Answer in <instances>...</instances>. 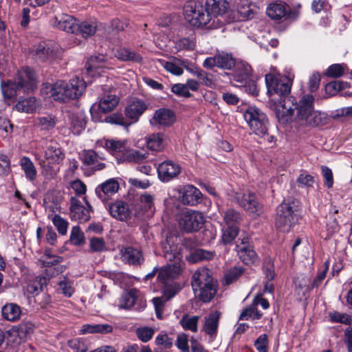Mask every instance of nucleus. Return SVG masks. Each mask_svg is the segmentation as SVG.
Instances as JSON below:
<instances>
[{"label":"nucleus","instance_id":"f257e3e1","mask_svg":"<svg viewBox=\"0 0 352 352\" xmlns=\"http://www.w3.org/2000/svg\"><path fill=\"white\" fill-rule=\"evenodd\" d=\"M163 249L165 258L171 263L159 268L157 280L162 289L164 297L170 300L176 294V264L174 262L176 258V245L174 236L166 237Z\"/></svg>","mask_w":352,"mask_h":352},{"label":"nucleus","instance_id":"f03ea898","mask_svg":"<svg viewBox=\"0 0 352 352\" xmlns=\"http://www.w3.org/2000/svg\"><path fill=\"white\" fill-rule=\"evenodd\" d=\"M86 89L83 78L78 77L71 79L69 82L59 80L53 85H46L43 89L54 100L66 102L80 97Z\"/></svg>","mask_w":352,"mask_h":352},{"label":"nucleus","instance_id":"7ed1b4c3","mask_svg":"<svg viewBox=\"0 0 352 352\" xmlns=\"http://www.w3.org/2000/svg\"><path fill=\"white\" fill-rule=\"evenodd\" d=\"M191 285L195 296L204 302H209L217 294L218 283L207 268H200L192 275Z\"/></svg>","mask_w":352,"mask_h":352},{"label":"nucleus","instance_id":"20e7f679","mask_svg":"<svg viewBox=\"0 0 352 352\" xmlns=\"http://www.w3.org/2000/svg\"><path fill=\"white\" fill-rule=\"evenodd\" d=\"M65 154L57 143L51 142L45 151L44 157L35 154V159L41 168L43 175L53 178L58 171V165L64 160Z\"/></svg>","mask_w":352,"mask_h":352},{"label":"nucleus","instance_id":"39448f33","mask_svg":"<svg viewBox=\"0 0 352 352\" xmlns=\"http://www.w3.org/2000/svg\"><path fill=\"white\" fill-rule=\"evenodd\" d=\"M298 201L294 199L284 200L276 209L275 225L281 232H289L296 223L298 217Z\"/></svg>","mask_w":352,"mask_h":352},{"label":"nucleus","instance_id":"423d86ee","mask_svg":"<svg viewBox=\"0 0 352 352\" xmlns=\"http://www.w3.org/2000/svg\"><path fill=\"white\" fill-rule=\"evenodd\" d=\"M183 14L186 21L195 27L206 26L211 21V16L204 9L203 4L195 0L186 2Z\"/></svg>","mask_w":352,"mask_h":352},{"label":"nucleus","instance_id":"0eeeda50","mask_svg":"<svg viewBox=\"0 0 352 352\" xmlns=\"http://www.w3.org/2000/svg\"><path fill=\"white\" fill-rule=\"evenodd\" d=\"M293 78L287 76L276 77L269 74L265 76L267 93L271 102H277L278 98L289 96L292 85Z\"/></svg>","mask_w":352,"mask_h":352},{"label":"nucleus","instance_id":"6e6552de","mask_svg":"<svg viewBox=\"0 0 352 352\" xmlns=\"http://www.w3.org/2000/svg\"><path fill=\"white\" fill-rule=\"evenodd\" d=\"M314 100L313 96L309 94L305 95L301 98L296 107L297 118L306 124L318 126L322 124L324 117L320 112L314 111Z\"/></svg>","mask_w":352,"mask_h":352},{"label":"nucleus","instance_id":"1a4fd4ad","mask_svg":"<svg viewBox=\"0 0 352 352\" xmlns=\"http://www.w3.org/2000/svg\"><path fill=\"white\" fill-rule=\"evenodd\" d=\"M244 118L256 135L263 137L267 133L268 119L258 108L248 107L244 113Z\"/></svg>","mask_w":352,"mask_h":352},{"label":"nucleus","instance_id":"9d476101","mask_svg":"<svg viewBox=\"0 0 352 352\" xmlns=\"http://www.w3.org/2000/svg\"><path fill=\"white\" fill-rule=\"evenodd\" d=\"M205 221V217L202 212L186 209L180 213L178 223L182 230L186 232H192L201 228Z\"/></svg>","mask_w":352,"mask_h":352},{"label":"nucleus","instance_id":"9b49d317","mask_svg":"<svg viewBox=\"0 0 352 352\" xmlns=\"http://www.w3.org/2000/svg\"><path fill=\"white\" fill-rule=\"evenodd\" d=\"M231 196L232 201L250 214L257 217L262 213V205L258 202L254 192L249 190L233 192Z\"/></svg>","mask_w":352,"mask_h":352},{"label":"nucleus","instance_id":"f8f14e48","mask_svg":"<svg viewBox=\"0 0 352 352\" xmlns=\"http://www.w3.org/2000/svg\"><path fill=\"white\" fill-rule=\"evenodd\" d=\"M14 81L24 93L32 91L37 86L35 73L29 67L19 70L16 75Z\"/></svg>","mask_w":352,"mask_h":352},{"label":"nucleus","instance_id":"ddd939ff","mask_svg":"<svg viewBox=\"0 0 352 352\" xmlns=\"http://www.w3.org/2000/svg\"><path fill=\"white\" fill-rule=\"evenodd\" d=\"M236 251L240 260L246 265L255 263L258 256L252 246L249 243V239L244 237L236 245Z\"/></svg>","mask_w":352,"mask_h":352},{"label":"nucleus","instance_id":"4468645a","mask_svg":"<svg viewBox=\"0 0 352 352\" xmlns=\"http://www.w3.org/2000/svg\"><path fill=\"white\" fill-rule=\"evenodd\" d=\"M70 203V217L72 220L78 221L80 223H85L89 220L91 207L88 202H86L87 206V208H86L80 204L77 197H72Z\"/></svg>","mask_w":352,"mask_h":352},{"label":"nucleus","instance_id":"2eb2a0df","mask_svg":"<svg viewBox=\"0 0 352 352\" xmlns=\"http://www.w3.org/2000/svg\"><path fill=\"white\" fill-rule=\"evenodd\" d=\"M179 201L188 206H196L202 199V193L192 185H186L179 190Z\"/></svg>","mask_w":352,"mask_h":352},{"label":"nucleus","instance_id":"dca6fc26","mask_svg":"<svg viewBox=\"0 0 352 352\" xmlns=\"http://www.w3.org/2000/svg\"><path fill=\"white\" fill-rule=\"evenodd\" d=\"M272 102L278 118H282L285 121L288 120L296 109V105L293 103L289 96L283 97L282 99L278 98L277 102Z\"/></svg>","mask_w":352,"mask_h":352},{"label":"nucleus","instance_id":"f3484780","mask_svg":"<svg viewBox=\"0 0 352 352\" xmlns=\"http://www.w3.org/2000/svg\"><path fill=\"white\" fill-rule=\"evenodd\" d=\"M147 109L148 104L144 100L135 98L127 104L124 113L132 122H137Z\"/></svg>","mask_w":352,"mask_h":352},{"label":"nucleus","instance_id":"a211bd4d","mask_svg":"<svg viewBox=\"0 0 352 352\" xmlns=\"http://www.w3.org/2000/svg\"><path fill=\"white\" fill-rule=\"evenodd\" d=\"M221 315L220 311H214L205 317L201 331L208 335L212 340L217 337Z\"/></svg>","mask_w":352,"mask_h":352},{"label":"nucleus","instance_id":"6ab92c4d","mask_svg":"<svg viewBox=\"0 0 352 352\" xmlns=\"http://www.w3.org/2000/svg\"><path fill=\"white\" fill-rule=\"evenodd\" d=\"M81 160L85 166L93 170H100L105 168V164L102 161L104 156H100L93 150L83 151L81 153Z\"/></svg>","mask_w":352,"mask_h":352},{"label":"nucleus","instance_id":"aec40b11","mask_svg":"<svg viewBox=\"0 0 352 352\" xmlns=\"http://www.w3.org/2000/svg\"><path fill=\"white\" fill-rule=\"evenodd\" d=\"M53 25L59 30L72 34H75L78 29L76 19L65 14L55 16L53 20Z\"/></svg>","mask_w":352,"mask_h":352},{"label":"nucleus","instance_id":"412c9836","mask_svg":"<svg viewBox=\"0 0 352 352\" xmlns=\"http://www.w3.org/2000/svg\"><path fill=\"white\" fill-rule=\"evenodd\" d=\"M111 215L120 221H126L131 217L132 211L129 205L123 201H116L109 206Z\"/></svg>","mask_w":352,"mask_h":352},{"label":"nucleus","instance_id":"4be33fe9","mask_svg":"<svg viewBox=\"0 0 352 352\" xmlns=\"http://www.w3.org/2000/svg\"><path fill=\"white\" fill-rule=\"evenodd\" d=\"M252 76V67L247 62L240 60L236 63L232 74V79L234 81L243 84L247 82Z\"/></svg>","mask_w":352,"mask_h":352},{"label":"nucleus","instance_id":"5701e85b","mask_svg":"<svg viewBox=\"0 0 352 352\" xmlns=\"http://www.w3.org/2000/svg\"><path fill=\"white\" fill-rule=\"evenodd\" d=\"M175 118V115L173 111L162 108L155 111L150 123L153 126H170L173 124Z\"/></svg>","mask_w":352,"mask_h":352},{"label":"nucleus","instance_id":"b1692460","mask_svg":"<svg viewBox=\"0 0 352 352\" xmlns=\"http://www.w3.org/2000/svg\"><path fill=\"white\" fill-rule=\"evenodd\" d=\"M107 67V59L104 54L91 56L85 65L86 74L94 76L100 74L98 69Z\"/></svg>","mask_w":352,"mask_h":352},{"label":"nucleus","instance_id":"393cba45","mask_svg":"<svg viewBox=\"0 0 352 352\" xmlns=\"http://www.w3.org/2000/svg\"><path fill=\"white\" fill-rule=\"evenodd\" d=\"M120 256L122 261L130 265H138L144 261L141 252L130 246L122 248L120 250Z\"/></svg>","mask_w":352,"mask_h":352},{"label":"nucleus","instance_id":"a878e982","mask_svg":"<svg viewBox=\"0 0 352 352\" xmlns=\"http://www.w3.org/2000/svg\"><path fill=\"white\" fill-rule=\"evenodd\" d=\"M158 177L163 182H168L176 177V166L171 160H166L157 167Z\"/></svg>","mask_w":352,"mask_h":352},{"label":"nucleus","instance_id":"bb28decb","mask_svg":"<svg viewBox=\"0 0 352 352\" xmlns=\"http://www.w3.org/2000/svg\"><path fill=\"white\" fill-rule=\"evenodd\" d=\"M119 184L115 179H109L98 185L96 193L100 199H105L106 196H111L118 192Z\"/></svg>","mask_w":352,"mask_h":352},{"label":"nucleus","instance_id":"cd10ccee","mask_svg":"<svg viewBox=\"0 0 352 352\" xmlns=\"http://www.w3.org/2000/svg\"><path fill=\"white\" fill-rule=\"evenodd\" d=\"M228 8L226 0H206L204 9L211 16H216L224 14Z\"/></svg>","mask_w":352,"mask_h":352},{"label":"nucleus","instance_id":"c85d7f7f","mask_svg":"<svg viewBox=\"0 0 352 352\" xmlns=\"http://www.w3.org/2000/svg\"><path fill=\"white\" fill-rule=\"evenodd\" d=\"M237 11L243 20H250L259 14V8L247 0H241L238 5Z\"/></svg>","mask_w":352,"mask_h":352},{"label":"nucleus","instance_id":"c756f323","mask_svg":"<svg viewBox=\"0 0 352 352\" xmlns=\"http://www.w3.org/2000/svg\"><path fill=\"white\" fill-rule=\"evenodd\" d=\"M34 52L35 57L41 61L50 60L56 55L54 49L45 42L40 43L35 47Z\"/></svg>","mask_w":352,"mask_h":352},{"label":"nucleus","instance_id":"7c9ffc66","mask_svg":"<svg viewBox=\"0 0 352 352\" xmlns=\"http://www.w3.org/2000/svg\"><path fill=\"white\" fill-rule=\"evenodd\" d=\"M97 144H100L102 146L113 154L122 153L124 155V153L127 148L126 146V142L121 140H104L98 141Z\"/></svg>","mask_w":352,"mask_h":352},{"label":"nucleus","instance_id":"2f4dec72","mask_svg":"<svg viewBox=\"0 0 352 352\" xmlns=\"http://www.w3.org/2000/svg\"><path fill=\"white\" fill-rule=\"evenodd\" d=\"M287 6L284 3L274 2L270 3L266 13L273 20H280L286 15Z\"/></svg>","mask_w":352,"mask_h":352},{"label":"nucleus","instance_id":"473e14b6","mask_svg":"<svg viewBox=\"0 0 352 352\" xmlns=\"http://www.w3.org/2000/svg\"><path fill=\"white\" fill-rule=\"evenodd\" d=\"M1 313L4 319L10 322H16L21 317V309L15 303H7L2 307Z\"/></svg>","mask_w":352,"mask_h":352},{"label":"nucleus","instance_id":"72a5a7b5","mask_svg":"<svg viewBox=\"0 0 352 352\" xmlns=\"http://www.w3.org/2000/svg\"><path fill=\"white\" fill-rule=\"evenodd\" d=\"M138 291L133 289L122 294L118 299L117 306L121 309H129L132 307L138 296Z\"/></svg>","mask_w":352,"mask_h":352},{"label":"nucleus","instance_id":"f704fd0d","mask_svg":"<svg viewBox=\"0 0 352 352\" xmlns=\"http://www.w3.org/2000/svg\"><path fill=\"white\" fill-rule=\"evenodd\" d=\"M46 285V278L38 276L28 280L26 286V291L28 294L32 296H37Z\"/></svg>","mask_w":352,"mask_h":352},{"label":"nucleus","instance_id":"c9c22d12","mask_svg":"<svg viewBox=\"0 0 352 352\" xmlns=\"http://www.w3.org/2000/svg\"><path fill=\"white\" fill-rule=\"evenodd\" d=\"M119 103V98L112 93L104 94L100 99L99 108L107 113L113 111Z\"/></svg>","mask_w":352,"mask_h":352},{"label":"nucleus","instance_id":"e433bc0d","mask_svg":"<svg viewBox=\"0 0 352 352\" xmlns=\"http://www.w3.org/2000/svg\"><path fill=\"white\" fill-rule=\"evenodd\" d=\"M70 129L75 135H78L85 129L86 120L81 113H73L69 116Z\"/></svg>","mask_w":352,"mask_h":352},{"label":"nucleus","instance_id":"4c0bfd02","mask_svg":"<svg viewBox=\"0 0 352 352\" xmlns=\"http://www.w3.org/2000/svg\"><path fill=\"white\" fill-rule=\"evenodd\" d=\"M200 316L190 314H184L179 320V324L185 331H190L192 333H197L198 331V322Z\"/></svg>","mask_w":352,"mask_h":352},{"label":"nucleus","instance_id":"58836bf2","mask_svg":"<svg viewBox=\"0 0 352 352\" xmlns=\"http://www.w3.org/2000/svg\"><path fill=\"white\" fill-rule=\"evenodd\" d=\"M38 102L34 97H30L23 100H20L15 104L14 108L19 112L27 113H33L36 110Z\"/></svg>","mask_w":352,"mask_h":352},{"label":"nucleus","instance_id":"ea45409f","mask_svg":"<svg viewBox=\"0 0 352 352\" xmlns=\"http://www.w3.org/2000/svg\"><path fill=\"white\" fill-rule=\"evenodd\" d=\"M113 331V327L108 324H84L80 329L81 334L108 333Z\"/></svg>","mask_w":352,"mask_h":352},{"label":"nucleus","instance_id":"a19ab883","mask_svg":"<svg viewBox=\"0 0 352 352\" xmlns=\"http://www.w3.org/2000/svg\"><path fill=\"white\" fill-rule=\"evenodd\" d=\"M1 91L4 98L13 99L16 97L17 91L22 90L19 87L16 82L14 80H8L7 82H2L1 84Z\"/></svg>","mask_w":352,"mask_h":352},{"label":"nucleus","instance_id":"79ce46f5","mask_svg":"<svg viewBox=\"0 0 352 352\" xmlns=\"http://www.w3.org/2000/svg\"><path fill=\"white\" fill-rule=\"evenodd\" d=\"M148 156V153L146 150H137L126 148L124 153V160L128 162H141Z\"/></svg>","mask_w":352,"mask_h":352},{"label":"nucleus","instance_id":"37998d69","mask_svg":"<svg viewBox=\"0 0 352 352\" xmlns=\"http://www.w3.org/2000/svg\"><path fill=\"white\" fill-rule=\"evenodd\" d=\"M115 56L118 59L124 61H133L139 63L142 60V57L139 54H137L124 47L118 49L115 52Z\"/></svg>","mask_w":352,"mask_h":352},{"label":"nucleus","instance_id":"c03bdc74","mask_svg":"<svg viewBox=\"0 0 352 352\" xmlns=\"http://www.w3.org/2000/svg\"><path fill=\"white\" fill-rule=\"evenodd\" d=\"M97 29L96 21H83L80 24L78 23V29L75 34H80L82 37L87 38L93 36Z\"/></svg>","mask_w":352,"mask_h":352},{"label":"nucleus","instance_id":"a18cd8bd","mask_svg":"<svg viewBox=\"0 0 352 352\" xmlns=\"http://www.w3.org/2000/svg\"><path fill=\"white\" fill-rule=\"evenodd\" d=\"M20 165L28 179L32 181L36 178V170L33 162L29 157H23L20 160Z\"/></svg>","mask_w":352,"mask_h":352},{"label":"nucleus","instance_id":"49530a36","mask_svg":"<svg viewBox=\"0 0 352 352\" xmlns=\"http://www.w3.org/2000/svg\"><path fill=\"white\" fill-rule=\"evenodd\" d=\"M147 147L151 151H160L164 148L163 135L161 133L151 135L146 140Z\"/></svg>","mask_w":352,"mask_h":352},{"label":"nucleus","instance_id":"de8ad7c7","mask_svg":"<svg viewBox=\"0 0 352 352\" xmlns=\"http://www.w3.org/2000/svg\"><path fill=\"white\" fill-rule=\"evenodd\" d=\"M242 220V215L234 209H228L224 215L223 221L228 226H236Z\"/></svg>","mask_w":352,"mask_h":352},{"label":"nucleus","instance_id":"09e8293b","mask_svg":"<svg viewBox=\"0 0 352 352\" xmlns=\"http://www.w3.org/2000/svg\"><path fill=\"white\" fill-rule=\"evenodd\" d=\"M217 67L230 69L235 66L236 62L231 54L221 53L217 54Z\"/></svg>","mask_w":352,"mask_h":352},{"label":"nucleus","instance_id":"8fccbe9b","mask_svg":"<svg viewBox=\"0 0 352 352\" xmlns=\"http://www.w3.org/2000/svg\"><path fill=\"white\" fill-rule=\"evenodd\" d=\"M262 315V313L257 309V307H254L252 303L242 311L239 316V320H248L250 318L258 320L261 318Z\"/></svg>","mask_w":352,"mask_h":352},{"label":"nucleus","instance_id":"3c124183","mask_svg":"<svg viewBox=\"0 0 352 352\" xmlns=\"http://www.w3.org/2000/svg\"><path fill=\"white\" fill-rule=\"evenodd\" d=\"M58 285V290L66 297H70L74 294L73 283L68 278L60 277Z\"/></svg>","mask_w":352,"mask_h":352},{"label":"nucleus","instance_id":"603ef678","mask_svg":"<svg viewBox=\"0 0 352 352\" xmlns=\"http://www.w3.org/2000/svg\"><path fill=\"white\" fill-rule=\"evenodd\" d=\"M244 269L241 266H234L228 270L224 276V282L230 285L236 281L243 273Z\"/></svg>","mask_w":352,"mask_h":352},{"label":"nucleus","instance_id":"864d4df0","mask_svg":"<svg viewBox=\"0 0 352 352\" xmlns=\"http://www.w3.org/2000/svg\"><path fill=\"white\" fill-rule=\"evenodd\" d=\"M263 271L266 278L270 281L275 277V267L274 261L270 257H266L263 261Z\"/></svg>","mask_w":352,"mask_h":352},{"label":"nucleus","instance_id":"5fc2aeb1","mask_svg":"<svg viewBox=\"0 0 352 352\" xmlns=\"http://www.w3.org/2000/svg\"><path fill=\"white\" fill-rule=\"evenodd\" d=\"M56 123L55 118L51 115L38 118L36 122L42 130H50L55 126Z\"/></svg>","mask_w":352,"mask_h":352},{"label":"nucleus","instance_id":"6e6d98bb","mask_svg":"<svg viewBox=\"0 0 352 352\" xmlns=\"http://www.w3.org/2000/svg\"><path fill=\"white\" fill-rule=\"evenodd\" d=\"M89 248L91 252H102L107 250V246L102 238L92 237L89 240Z\"/></svg>","mask_w":352,"mask_h":352},{"label":"nucleus","instance_id":"4d7b16f0","mask_svg":"<svg viewBox=\"0 0 352 352\" xmlns=\"http://www.w3.org/2000/svg\"><path fill=\"white\" fill-rule=\"evenodd\" d=\"M70 241L75 245H81L85 243V234L78 226L72 228L70 235Z\"/></svg>","mask_w":352,"mask_h":352},{"label":"nucleus","instance_id":"13d9d810","mask_svg":"<svg viewBox=\"0 0 352 352\" xmlns=\"http://www.w3.org/2000/svg\"><path fill=\"white\" fill-rule=\"evenodd\" d=\"M239 229L236 226H228L223 230L222 241L224 243H232L238 234Z\"/></svg>","mask_w":352,"mask_h":352},{"label":"nucleus","instance_id":"bf43d9fd","mask_svg":"<svg viewBox=\"0 0 352 352\" xmlns=\"http://www.w3.org/2000/svg\"><path fill=\"white\" fill-rule=\"evenodd\" d=\"M345 67L341 64H333L329 66L326 70L324 74L331 78H339L344 73Z\"/></svg>","mask_w":352,"mask_h":352},{"label":"nucleus","instance_id":"052dcab7","mask_svg":"<svg viewBox=\"0 0 352 352\" xmlns=\"http://www.w3.org/2000/svg\"><path fill=\"white\" fill-rule=\"evenodd\" d=\"M154 329L148 327H142L136 329L138 338L142 342H146L153 336Z\"/></svg>","mask_w":352,"mask_h":352},{"label":"nucleus","instance_id":"680f3d73","mask_svg":"<svg viewBox=\"0 0 352 352\" xmlns=\"http://www.w3.org/2000/svg\"><path fill=\"white\" fill-rule=\"evenodd\" d=\"M298 186L301 188L312 187L314 183V178L306 172H302L296 179Z\"/></svg>","mask_w":352,"mask_h":352},{"label":"nucleus","instance_id":"e2e57ef3","mask_svg":"<svg viewBox=\"0 0 352 352\" xmlns=\"http://www.w3.org/2000/svg\"><path fill=\"white\" fill-rule=\"evenodd\" d=\"M52 222L54 226L57 228L59 234L62 235L66 234L67 232L68 223L65 219L62 218L60 216L56 214L52 219Z\"/></svg>","mask_w":352,"mask_h":352},{"label":"nucleus","instance_id":"0e129e2a","mask_svg":"<svg viewBox=\"0 0 352 352\" xmlns=\"http://www.w3.org/2000/svg\"><path fill=\"white\" fill-rule=\"evenodd\" d=\"M214 256V252L203 249L196 250L193 254L195 261L211 260Z\"/></svg>","mask_w":352,"mask_h":352},{"label":"nucleus","instance_id":"69168bd1","mask_svg":"<svg viewBox=\"0 0 352 352\" xmlns=\"http://www.w3.org/2000/svg\"><path fill=\"white\" fill-rule=\"evenodd\" d=\"M68 344L74 352H87L88 347L87 344L83 340L79 338L69 340Z\"/></svg>","mask_w":352,"mask_h":352},{"label":"nucleus","instance_id":"338daca9","mask_svg":"<svg viewBox=\"0 0 352 352\" xmlns=\"http://www.w3.org/2000/svg\"><path fill=\"white\" fill-rule=\"evenodd\" d=\"M268 337L266 334L260 335L254 342V346L258 352H267Z\"/></svg>","mask_w":352,"mask_h":352},{"label":"nucleus","instance_id":"774afa93","mask_svg":"<svg viewBox=\"0 0 352 352\" xmlns=\"http://www.w3.org/2000/svg\"><path fill=\"white\" fill-rule=\"evenodd\" d=\"M329 318L331 320L334 322H340L345 324H349L351 322V318L348 314L338 311L330 313Z\"/></svg>","mask_w":352,"mask_h":352}]
</instances>
